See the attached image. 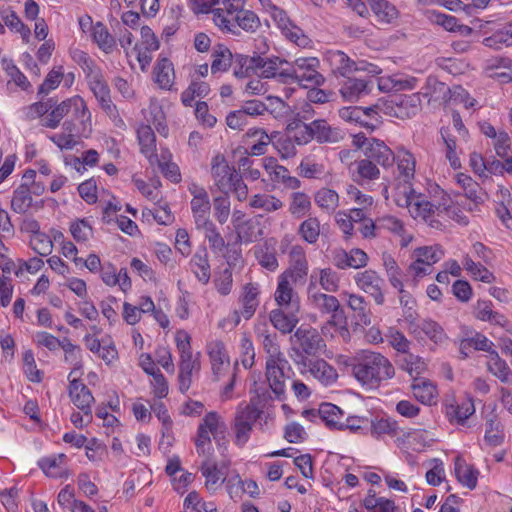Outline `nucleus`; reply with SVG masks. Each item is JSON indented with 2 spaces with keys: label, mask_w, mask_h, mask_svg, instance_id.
<instances>
[{
  "label": "nucleus",
  "mask_w": 512,
  "mask_h": 512,
  "mask_svg": "<svg viewBox=\"0 0 512 512\" xmlns=\"http://www.w3.org/2000/svg\"><path fill=\"white\" fill-rule=\"evenodd\" d=\"M454 472L458 482L464 487L472 490L477 486L479 471L460 455L454 459Z\"/></svg>",
  "instance_id": "obj_31"
},
{
  "label": "nucleus",
  "mask_w": 512,
  "mask_h": 512,
  "mask_svg": "<svg viewBox=\"0 0 512 512\" xmlns=\"http://www.w3.org/2000/svg\"><path fill=\"white\" fill-rule=\"evenodd\" d=\"M408 211L414 219L425 222L431 228H442V223L438 219L440 216V208L430 203L422 195H418L416 199H414Z\"/></svg>",
  "instance_id": "obj_19"
},
{
  "label": "nucleus",
  "mask_w": 512,
  "mask_h": 512,
  "mask_svg": "<svg viewBox=\"0 0 512 512\" xmlns=\"http://www.w3.org/2000/svg\"><path fill=\"white\" fill-rule=\"evenodd\" d=\"M63 129L66 132L54 134L49 139L57 145L61 150L72 149L77 144V138L83 137L77 133L76 125L71 121H65Z\"/></svg>",
  "instance_id": "obj_48"
},
{
  "label": "nucleus",
  "mask_w": 512,
  "mask_h": 512,
  "mask_svg": "<svg viewBox=\"0 0 512 512\" xmlns=\"http://www.w3.org/2000/svg\"><path fill=\"white\" fill-rule=\"evenodd\" d=\"M365 157L384 168H388L392 166L395 160V153L384 141L375 138L369 141V146L365 149Z\"/></svg>",
  "instance_id": "obj_25"
},
{
  "label": "nucleus",
  "mask_w": 512,
  "mask_h": 512,
  "mask_svg": "<svg viewBox=\"0 0 512 512\" xmlns=\"http://www.w3.org/2000/svg\"><path fill=\"white\" fill-rule=\"evenodd\" d=\"M249 207L262 210L265 213H273L284 207L283 201L273 194L258 193L249 198Z\"/></svg>",
  "instance_id": "obj_41"
},
{
  "label": "nucleus",
  "mask_w": 512,
  "mask_h": 512,
  "mask_svg": "<svg viewBox=\"0 0 512 512\" xmlns=\"http://www.w3.org/2000/svg\"><path fill=\"white\" fill-rule=\"evenodd\" d=\"M80 377L69 378V396L73 404L81 411H92L94 397L90 390L79 381Z\"/></svg>",
  "instance_id": "obj_28"
},
{
  "label": "nucleus",
  "mask_w": 512,
  "mask_h": 512,
  "mask_svg": "<svg viewBox=\"0 0 512 512\" xmlns=\"http://www.w3.org/2000/svg\"><path fill=\"white\" fill-rule=\"evenodd\" d=\"M226 425L221 416L216 412L207 413L200 423L195 440L196 449L199 455L209 456L212 451L211 436L215 440L223 437Z\"/></svg>",
  "instance_id": "obj_6"
},
{
  "label": "nucleus",
  "mask_w": 512,
  "mask_h": 512,
  "mask_svg": "<svg viewBox=\"0 0 512 512\" xmlns=\"http://www.w3.org/2000/svg\"><path fill=\"white\" fill-rule=\"evenodd\" d=\"M285 369L290 370L287 359L282 361H270L265 364V378L269 388L278 399H283L286 393V381L290 378Z\"/></svg>",
  "instance_id": "obj_14"
},
{
  "label": "nucleus",
  "mask_w": 512,
  "mask_h": 512,
  "mask_svg": "<svg viewBox=\"0 0 512 512\" xmlns=\"http://www.w3.org/2000/svg\"><path fill=\"white\" fill-rule=\"evenodd\" d=\"M382 262L386 271L387 277L390 284L397 290H401L402 287V271L398 266L396 260L387 253L382 255Z\"/></svg>",
  "instance_id": "obj_63"
},
{
  "label": "nucleus",
  "mask_w": 512,
  "mask_h": 512,
  "mask_svg": "<svg viewBox=\"0 0 512 512\" xmlns=\"http://www.w3.org/2000/svg\"><path fill=\"white\" fill-rule=\"evenodd\" d=\"M486 366L488 371L497 377L501 382L507 383L510 380L511 370L507 363L500 358L496 351L487 355Z\"/></svg>",
  "instance_id": "obj_52"
},
{
  "label": "nucleus",
  "mask_w": 512,
  "mask_h": 512,
  "mask_svg": "<svg viewBox=\"0 0 512 512\" xmlns=\"http://www.w3.org/2000/svg\"><path fill=\"white\" fill-rule=\"evenodd\" d=\"M408 331L416 339H430L436 345H443L447 342L448 336L442 326L432 319H413L412 315L406 318Z\"/></svg>",
  "instance_id": "obj_10"
},
{
  "label": "nucleus",
  "mask_w": 512,
  "mask_h": 512,
  "mask_svg": "<svg viewBox=\"0 0 512 512\" xmlns=\"http://www.w3.org/2000/svg\"><path fill=\"white\" fill-rule=\"evenodd\" d=\"M351 176L354 181H374L380 177V170L374 162L366 157L360 160H355L354 168L351 169Z\"/></svg>",
  "instance_id": "obj_40"
},
{
  "label": "nucleus",
  "mask_w": 512,
  "mask_h": 512,
  "mask_svg": "<svg viewBox=\"0 0 512 512\" xmlns=\"http://www.w3.org/2000/svg\"><path fill=\"white\" fill-rule=\"evenodd\" d=\"M154 164L158 165L161 173L170 181L178 183L181 180V173L176 163L172 161V154L168 149H161L160 155L154 158Z\"/></svg>",
  "instance_id": "obj_43"
},
{
  "label": "nucleus",
  "mask_w": 512,
  "mask_h": 512,
  "mask_svg": "<svg viewBox=\"0 0 512 512\" xmlns=\"http://www.w3.org/2000/svg\"><path fill=\"white\" fill-rule=\"evenodd\" d=\"M188 191L192 195L190 206L195 226L197 227L212 221L210 219L211 203L206 189L196 183H192L189 185Z\"/></svg>",
  "instance_id": "obj_13"
},
{
  "label": "nucleus",
  "mask_w": 512,
  "mask_h": 512,
  "mask_svg": "<svg viewBox=\"0 0 512 512\" xmlns=\"http://www.w3.org/2000/svg\"><path fill=\"white\" fill-rule=\"evenodd\" d=\"M201 464L200 471L205 478V488L208 492L216 493L226 481V470L230 465L229 460H223L220 465L208 459Z\"/></svg>",
  "instance_id": "obj_17"
},
{
  "label": "nucleus",
  "mask_w": 512,
  "mask_h": 512,
  "mask_svg": "<svg viewBox=\"0 0 512 512\" xmlns=\"http://www.w3.org/2000/svg\"><path fill=\"white\" fill-rule=\"evenodd\" d=\"M153 79L159 88L170 90L175 82L174 65L167 57L160 56L153 68Z\"/></svg>",
  "instance_id": "obj_27"
},
{
  "label": "nucleus",
  "mask_w": 512,
  "mask_h": 512,
  "mask_svg": "<svg viewBox=\"0 0 512 512\" xmlns=\"http://www.w3.org/2000/svg\"><path fill=\"white\" fill-rule=\"evenodd\" d=\"M211 72H226L234 61L232 52L224 45H217L212 52Z\"/></svg>",
  "instance_id": "obj_51"
},
{
  "label": "nucleus",
  "mask_w": 512,
  "mask_h": 512,
  "mask_svg": "<svg viewBox=\"0 0 512 512\" xmlns=\"http://www.w3.org/2000/svg\"><path fill=\"white\" fill-rule=\"evenodd\" d=\"M261 414L262 411L258 409L254 400L238 405L232 425L234 442L237 446L243 447L248 442L253 425Z\"/></svg>",
  "instance_id": "obj_5"
},
{
  "label": "nucleus",
  "mask_w": 512,
  "mask_h": 512,
  "mask_svg": "<svg viewBox=\"0 0 512 512\" xmlns=\"http://www.w3.org/2000/svg\"><path fill=\"white\" fill-rule=\"evenodd\" d=\"M64 351V359L67 363L73 366L71 372L68 375L69 378L81 377L83 372V361H82V350L79 346L71 343L65 339L61 345Z\"/></svg>",
  "instance_id": "obj_38"
},
{
  "label": "nucleus",
  "mask_w": 512,
  "mask_h": 512,
  "mask_svg": "<svg viewBox=\"0 0 512 512\" xmlns=\"http://www.w3.org/2000/svg\"><path fill=\"white\" fill-rule=\"evenodd\" d=\"M347 78L348 80L340 88V94L345 101L356 102L361 97L369 94L370 88L368 81L349 77Z\"/></svg>",
  "instance_id": "obj_37"
},
{
  "label": "nucleus",
  "mask_w": 512,
  "mask_h": 512,
  "mask_svg": "<svg viewBox=\"0 0 512 512\" xmlns=\"http://www.w3.org/2000/svg\"><path fill=\"white\" fill-rule=\"evenodd\" d=\"M412 391L414 397L425 405H433L436 404L438 398L437 387L434 383L429 380L415 379L412 386Z\"/></svg>",
  "instance_id": "obj_39"
},
{
  "label": "nucleus",
  "mask_w": 512,
  "mask_h": 512,
  "mask_svg": "<svg viewBox=\"0 0 512 512\" xmlns=\"http://www.w3.org/2000/svg\"><path fill=\"white\" fill-rule=\"evenodd\" d=\"M138 141L141 152L146 156L151 165H154V158H157L156 137L149 125H141L137 130Z\"/></svg>",
  "instance_id": "obj_42"
},
{
  "label": "nucleus",
  "mask_w": 512,
  "mask_h": 512,
  "mask_svg": "<svg viewBox=\"0 0 512 512\" xmlns=\"http://www.w3.org/2000/svg\"><path fill=\"white\" fill-rule=\"evenodd\" d=\"M90 90L94 94L102 110L115 122L117 126L123 125L116 105L112 102L110 88L105 81L102 71L87 79Z\"/></svg>",
  "instance_id": "obj_8"
},
{
  "label": "nucleus",
  "mask_w": 512,
  "mask_h": 512,
  "mask_svg": "<svg viewBox=\"0 0 512 512\" xmlns=\"http://www.w3.org/2000/svg\"><path fill=\"white\" fill-rule=\"evenodd\" d=\"M323 61L326 63L331 73L336 77H349L356 71H365L369 74H379L380 69L373 64L353 61L346 53L340 50H327L323 54Z\"/></svg>",
  "instance_id": "obj_4"
},
{
  "label": "nucleus",
  "mask_w": 512,
  "mask_h": 512,
  "mask_svg": "<svg viewBox=\"0 0 512 512\" xmlns=\"http://www.w3.org/2000/svg\"><path fill=\"white\" fill-rule=\"evenodd\" d=\"M67 114L76 125L77 133L84 138L89 137L92 131L91 113L82 97L73 96L67 99Z\"/></svg>",
  "instance_id": "obj_12"
},
{
  "label": "nucleus",
  "mask_w": 512,
  "mask_h": 512,
  "mask_svg": "<svg viewBox=\"0 0 512 512\" xmlns=\"http://www.w3.org/2000/svg\"><path fill=\"white\" fill-rule=\"evenodd\" d=\"M210 91L209 85L204 81H193L181 94V101L185 106H192L196 97H205Z\"/></svg>",
  "instance_id": "obj_64"
},
{
  "label": "nucleus",
  "mask_w": 512,
  "mask_h": 512,
  "mask_svg": "<svg viewBox=\"0 0 512 512\" xmlns=\"http://www.w3.org/2000/svg\"><path fill=\"white\" fill-rule=\"evenodd\" d=\"M397 422L391 418H375L371 421V435L377 439L397 434Z\"/></svg>",
  "instance_id": "obj_58"
},
{
  "label": "nucleus",
  "mask_w": 512,
  "mask_h": 512,
  "mask_svg": "<svg viewBox=\"0 0 512 512\" xmlns=\"http://www.w3.org/2000/svg\"><path fill=\"white\" fill-rule=\"evenodd\" d=\"M289 61L277 56H256V74L262 79H273L280 84H288Z\"/></svg>",
  "instance_id": "obj_9"
},
{
  "label": "nucleus",
  "mask_w": 512,
  "mask_h": 512,
  "mask_svg": "<svg viewBox=\"0 0 512 512\" xmlns=\"http://www.w3.org/2000/svg\"><path fill=\"white\" fill-rule=\"evenodd\" d=\"M301 374L309 373L325 386L336 382L338 374L336 369L323 359H310L300 355L299 360L295 361Z\"/></svg>",
  "instance_id": "obj_11"
},
{
  "label": "nucleus",
  "mask_w": 512,
  "mask_h": 512,
  "mask_svg": "<svg viewBox=\"0 0 512 512\" xmlns=\"http://www.w3.org/2000/svg\"><path fill=\"white\" fill-rule=\"evenodd\" d=\"M309 265L303 247L295 245L289 252V267L281 273L294 280V283H304L308 275Z\"/></svg>",
  "instance_id": "obj_21"
},
{
  "label": "nucleus",
  "mask_w": 512,
  "mask_h": 512,
  "mask_svg": "<svg viewBox=\"0 0 512 512\" xmlns=\"http://www.w3.org/2000/svg\"><path fill=\"white\" fill-rule=\"evenodd\" d=\"M341 296L346 300L348 307L355 312L359 321L363 325L368 326L371 324V312L367 308V303L364 297L347 291L342 292Z\"/></svg>",
  "instance_id": "obj_44"
},
{
  "label": "nucleus",
  "mask_w": 512,
  "mask_h": 512,
  "mask_svg": "<svg viewBox=\"0 0 512 512\" xmlns=\"http://www.w3.org/2000/svg\"><path fill=\"white\" fill-rule=\"evenodd\" d=\"M312 208L311 198L302 191H295L289 195L288 211L295 218H302L309 214Z\"/></svg>",
  "instance_id": "obj_47"
},
{
  "label": "nucleus",
  "mask_w": 512,
  "mask_h": 512,
  "mask_svg": "<svg viewBox=\"0 0 512 512\" xmlns=\"http://www.w3.org/2000/svg\"><path fill=\"white\" fill-rule=\"evenodd\" d=\"M371 10L382 23H391L398 17V10L387 0H368Z\"/></svg>",
  "instance_id": "obj_55"
},
{
  "label": "nucleus",
  "mask_w": 512,
  "mask_h": 512,
  "mask_svg": "<svg viewBox=\"0 0 512 512\" xmlns=\"http://www.w3.org/2000/svg\"><path fill=\"white\" fill-rule=\"evenodd\" d=\"M462 263L466 271L473 277L474 280L488 284L495 281L494 274L481 263L474 262L469 255H465L463 257Z\"/></svg>",
  "instance_id": "obj_56"
},
{
  "label": "nucleus",
  "mask_w": 512,
  "mask_h": 512,
  "mask_svg": "<svg viewBox=\"0 0 512 512\" xmlns=\"http://www.w3.org/2000/svg\"><path fill=\"white\" fill-rule=\"evenodd\" d=\"M255 333L261 343L264 351L267 354L266 362L270 361H282L284 362L285 356L280 349V345L277 341V335L270 333L266 322H258L255 325Z\"/></svg>",
  "instance_id": "obj_23"
},
{
  "label": "nucleus",
  "mask_w": 512,
  "mask_h": 512,
  "mask_svg": "<svg viewBox=\"0 0 512 512\" xmlns=\"http://www.w3.org/2000/svg\"><path fill=\"white\" fill-rule=\"evenodd\" d=\"M311 126L313 139L318 143H338L343 139L341 130L331 127L326 120H314Z\"/></svg>",
  "instance_id": "obj_34"
},
{
  "label": "nucleus",
  "mask_w": 512,
  "mask_h": 512,
  "mask_svg": "<svg viewBox=\"0 0 512 512\" xmlns=\"http://www.w3.org/2000/svg\"><path fill=\"white\" fill-rule=\"evenodd\" d=\"M354 281L359 289L373 297L376 304H384L385 297L383 287L385 282L376 271L367 269L362 272H358L354 276Z\"/></svg>",
  "instance_id": "obj_16"
},
{
  "label": "nucleus",
  "mask_w": 512,
  "mask_h": 512,
  "mask_svg": "<svg viewBox=\"0 0 512 512\" xmlns=\"http://www.w3.org/2000/svg\"><path fill=\"white\" fill-rule=\"evenodd\" d=\"M320 60L317 57H299L289 62L288 84L297 83L303 87H319L325 77L318 71Z\"/></svg>",
  "instance_id": "obj_3"
},
{
  "label": "nucleus",
  "mask_w": 512,
  "mask_h": 512,
  "mask_svg": "<svg viewBox=\"0 0 512 512\" xmlns=\"http://www.w3.org/2000/svg\"><path fill=\"white\" fill-rule=\"evenodd\" d=\"M211 174L215 185L224 193L231 190L232 181L238 176L235 169L231 167L221 154L215 155L211 160Z\"/></svg>",
  "instance_id": "obj_20"
},
{
  "label": "nucleus",
  "mask_w": 512,
  "mask_h": 512,
  "mask_svg": "<svg viewBox=\"0 0 512 512\" xmlns=\"http://www.w3.org/2000/svg\"><path fill=\"white\" fill-rule=\"evenodd\" d=\"M284 307L273 309L269 313V320L273 327L283 334L291 333L298 324V317L295 313H286Z\"/></svg>",
  "instance_id": "obj_36"
},
{
  "label": "nucleus",
  "mask_w": 512,
  "mask_h": 512,
  "mask_svg": "<svg viewBox=\"0 0 512 512\" xmlns=\"http://www.w3.org/2000/svg\"><path fill=\"white\" fill-rule=\"evenodd\" d=\"M398 365L401 370L407 372L414 380L427 368L423 358L409 353V351L399 357Z\"/></svg>",
  "instance_id": "obj_49"
},
{
  "label": "nucleus",
  "mask_w": 512,
  "mask_h": 512,
  "mask_svg": "<svg viewBox=\"0 0 512 512\" xmlns=\"http://www.w3.org/2000/svg\"><path fill=\"white\" fill-rule=\"evenodd\" d=\"M413 181L394 179L391 185V197L398 207L409 208L418 195L413 189Z\"/></svg>",
  "instance_id": "obj_29"
},
{
  "label": "nucleus",
  "mask_w": 512,
  "mask_h": 512,
  "mask_svg": "<svg viewBox=\"0 0 512 512\" xmlns=\"http://www.w3.org/2000/svg\"><path fill=\"white\" fill-rule=\"evenodd\" d=\"M474 413L475 406L471 398L453 399L446 404L447 416L458 424H464Z\"/></svg>",
  "instance_id": "obj_30"
},
{
  "label": "nucleus",
  "mask_w": 512,
  "mask_h": 512,
  "mask_svg": "<svg viewBox=\"0 0 512 512\" xmlns=\"http://www.w3.org/2000/svg\"><path fill=\"white\" fill-rule=\"evenodd\" d=\"M259 289L252 283H247L243 287L242 294L239 298L241 309L233 312L235 325L240 323L241 317L246 320L252 318L259 306Z\"/></svg>",
  "instance_id": "obj_22"
},
{
  "label": "nucleus",
  "mask_w": 512,
  "mask_h": 512,
  "mask_svg": "<svg viewBox=\"0 0 512 512\" xmlns=\"http://www.w3.org/2000/svg\"><path fill=\"white\" fill-rule=\"evenodd\" d=\"M175 343L179 353V389L185 393L191 387L193 374L201 369L200 353H193L191 336L185 330L175 332Z\"/></svg>",
  "instance_id": "obj_2"
},
{
  "label": "nucleus",
  "mask_w": 512,
  "mask_h": 512,
  "mask_svg": "<svg viewBox=\"0 0 512 512\" xmlns=\"http://www.w3.org/2000/svg\"><path fill=\"white\" fill-rule=\"evenodd\" d=\"M234 230L237 235V240L244 244L256 242L263 234L262 229L259 227V223L253 219H249L248 221H245V223L237 225V228Z\"/></svg>",
  "instance_id": "obj_54"
},
{
  "label": "nucleus",
  "mask_w": 512,
  "mask_h": 512,
  "mask_svg": "<svg viewBox=\"0 0 512 512\" xmlns=\"http://www.w3.org/2000/svg\"><path fill=\"white\" fill-rule=\"evenodd\" d=\"M294 280L280 274L277 279V288L274 300L279 307H289L297 302V293L294 291Z\"/></svg>",
  "instance_id": "obj_33"
},
{
  "label": "nucleus",
  "mask_w": 512,
  "mask_h": 512,
  "mask_svg": "<svg viewBox=\"0 0 512 512\" xmlns=\"http://www.w3.org/2000/svg\"><path fill=\"white\" fill-rule=\"evenodd\" d=\"M32 196L29 186L21 184L14 192L11 199V209L18 214H25L32 207Z\"/></svg>",
  "instance_id": "obj_50"
},
{
  "label": "nucleus",
  "mask_w": 512,
  "mask_h": 512,
  "mask_svg": "<svg viewBox=\"0 0 512 512\" xmlns=\"http://www.w3.org/2000/svg\"><path fill=\"white\" fill-rule=\"evenodd\" d=\"M292 339H295L296 343L307 355H314L325 346L318 331L310 327H299L292 336Z\"/></svg>",
  "instance_id": "obj_24"
},
{
  "label": "nucleus",
  "mask_w": 512,
  "mask_h": 512,
  "mask_svg": "<svg viewBox=\"0 0 512 512\" xmlns=\"http://www.w3.org/2000/svg\"><path fill=\"white\" fill-rule=\"evenodd\" d=\"M206 352L211 364V370L215 380L223 377L230 368V358L223 341L213 339L206 344Z\"/></svg>",
  "instance_id": "obj_18"
},
{
  "label": "nucleus",
  "mask_w": 512,
  "mask_h": 512,
  "mask_svg": "<svg viewBox=\"0 0 512 512\" xmlns=\"http://www.w3.org/2000/svg\"><path fill=\"white\" fill-rule=\"evenodd\" d=\"M353 375L363 385L375 387L382 381L393 378L395 369L384 355L363 350L357 355V363L353 366Z\"/></svg>",
  "instance_id": "obj_1"
},
{
  "label": "nucleus",
  "mask_w": 512,
  "mask_h": 512,
  "mask_svg": "<svg viewBox=\"0 0 512 512\" xmlns=\"http://www.w3.org/2000/svg\"><path fill=\"white\" fill-rule=\"evenodd\" d=\"M485 71L489 77L507 83L512 81V60L504 57H495L487 60Z\"/></svg>",
  "instance_id": "obj_32"
},
{
  "label": "nucleus",
  "mask_w": 512,
  "mask_h": 512,
  "mask_svg": "<svg viewBox=\"0 0 512 512\" xmlns=\"http://www.w3.org/2000/svg\"><path fill=\"white\" fill-rule=\"evenodd\" d=\"M444 256V251L439 245L422 246L416 248L412 253V259H418L423 265L432 269V266L440 261Z\"/></svg>",
  "instance_id": "obj_53"
},
{
  "label": "nucleus",
  "mask_w": 512,
  "mask_h": 512,
  "mask_svg": "<svg viewBox=\"0 0 512 512\" xmlns=\"http://www.w3.org/2000/svg\"><path fill=\"white\" fill-rule=\"evenodd\" d=\"M318 415L331 429L343 430V411L332 403H322L318 409Z\"/></svg>",
  "instance_id": "obj_46"
},
{
  "label": "nucleus",
  "mask_w": 512,
  "mask_h": 512,
  "mask_svg": "<svg viewBox=\"0 0 512 512\" xmlns=\"http://www.w3.org/2000/svg\"><path fill=\"white\" fill-rule=\"evenodd\" d=\"M314 278L315 272L310 277L311 282L308 287L307 302L312 308L320 311L322 314L331 315V319L328 321V324L334 325L343 317V310L341 308L340 302L333 295L316 291L313 284Z\"/></svg>",
  "instance_id": "obj_7"
},
{
  "label": "nucleus",
  "mask_w": 512,
  "mask_h": 512,
  "mask_svg": "<svg viewBox=\"0 0 512 512\" xmlns=\"http://www.w3.org/2000/svg\"><path fill=\"white\" fill-rule=\"evenodd\" d=\"M65 460L64 454H58L41 459L39 465L47 476L58 478L62 476Z\"/></svg>",
  "instance_id": "obj_60"
},
{
  "label": "nucleus",
  "mask_w": 512,
  "mask_h": 512,
  "mask_svg": "<svg viewBox=\"0 0 512 512\" xmlns=\"http://www.w3.org/2000/svg\"><path fill=\"white\" fill-rule=\"evenodd\" d=\"M192 270L197 279L203 284H207L210 280V265L207 258V253H196L191 259Z\"/></svg>",
  "instance_id": "obj_61"
},
{
  "label": "nucleus",
  "mask_w": 512,
  "mask_h": 512,
  "mask_svg": "<svg viewBox=\"0 0 512 512\" xmlns=\"http://www.w3.org/2000/svg\"><path fill=\"white\" fill-rule=\"evenodd\" d=\"M248 138L254 139V143L250 147L252 155H264L267 151L269 144H273V140L279 135L278 132H273L268 135L267 132L261 128L249 129L246 133Z\"/></svg>",
  "instance_id": "obj_45"
},
{
  "label": "nucleus",
  "mask_w": 512,
  "mask_h": 512,
  "mask_svg": "<svg viewBox=\"0 0 512 512\" xmlns=\"http://www.w3.org/2000/svg\"><path fill=\"white\" fill-rule=\"evenodd\" d=\"M233 75L236 78L243 79L250 75V72L256 73V56L249 57L242 54L234 56Z\"/></svg>",
  "instance_id": "obj_59"
},
{
  "label": "nucleus",
  "mask_w": 512,
  "mask_h": 512,
  "mask_svg": "<svg viewBox=\"0 0 512 512\" xmlns=\"http://www.w3.org/2000/svg\"><path fill=\"white\" fill-rule=\"evenodd\" d=\"M394 161L397 164V176L395 178L413 181L416 171L415 156L410 151L401 148L395 154Z\"/></svg>",
  "instance_id": "obj_35"
},
{
  "label": "nucleus",
  "mask_w": 512,
  "mask_h": 512,
  "mask_svg": "<svg viewBox=\"0 0 512 512\" xmlns=\"http://www.w3.org/2000/svg\"><path fill=\"white\" fill-rule=\"evenodd\" d=\"M246 0H223L221 7L212 10L213 21L221 30L235 32V20Z\"/></svg>",
  "instance_id": "obj_15"
},
{
  "label": "nucleus",
  "mask_w": 512,
  "mask_h": 512,
  "mask_svg": "<svg viewBox=\"0 0 512 512\" xmlns=\"http://www.w3.org/2000/svg\"><path fill=\"white\" fill-rule=\"evenodd\" d=\"M315 203L323 210L333 212L339 206V195L329 188L319 189L314 197Z\"/></svg>",
  "instance_id": "obj_62"
},
{
  "label": "nucleus",
  "mask_w": 512,
  "mask_h": 512,
  "mask_svg": "<svg viewBox=\"0 0 512 512\" xmlns=\"http://www.w3.org/2000/svg\"><path fill=\"white\" fill-rule=\"evenodd\" d=\"M483 44L491 49L500 50L512 46V27L510 24L483 39Z\"/></svg>",
  "instance_id": "obj_57"
},
{
  "label": "nucleus",
  "mask_w": 512,
  "mask_h": 512,
  "mask_svg": "<svg viewBox=\"0 0 512 512\" xmlns=\"http://www.w3.org/2000/svg\"><path fill=\"white\" fill-rule=\"evenodd\" d=\"M473 315L476 319L489 322L495 326L506 327L509 323L505 315L493 310V303L489 300H477L474 305Z\"/></svg>",
  "instance_id": "obj_26"
}]
</instances>
